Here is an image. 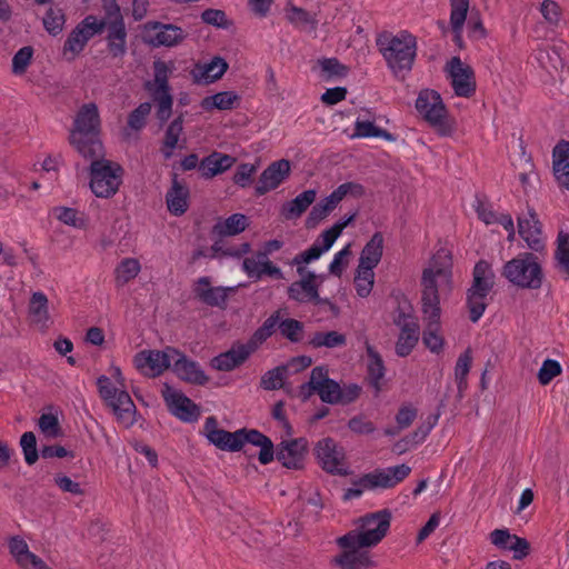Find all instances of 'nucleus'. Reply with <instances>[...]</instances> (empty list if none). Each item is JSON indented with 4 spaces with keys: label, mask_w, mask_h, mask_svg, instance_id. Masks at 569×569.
Listing matches in <instances>:
<instances>
[{
    "label": "nucleus",
    "mask_w": 569,
    "mask_h": 569,
    "mask_svg": "<svg viewBox=\"0 0 569 569\" xmlns=\"http://www.w3.org/2000/svg\"><path fill=\"white\" fill-rule=\"evenodd\" d=\"M451 268L450 250L440 248L433 254L422 274V316L425 322L422 341L433 353H439L445 345L440 330V298L449 295L452 289Z\"/></svg>",
    "instance_id": "nucleus-1"
},
{
    "label": "nucleus",
    "mask_w": 569,
    "mask_h": 569,
    "mask_svg": "<svg viewBox=\"0 0 569 569\" xmlns=\"http://www.w3.org/2000/svg\"><path fill=\"white\" fill-rule=\"evenodd\" d=\"M202 432L208 441L220 450L238 451L243 445L251 443L260 448L258 460L261 465H268L273 460L272 441L254 429H240L229 432L218 427V421L214 417H208Z\"/></svg>",
    "instance_id": "nucleus-2"
},
{
    "label": "nucleus",
    "mask_w": 569,
    "mask_h": 569,
    "mask_svg": "<svg viewBox=\"0 0 569 569\" xmlns=\"http://www.w3.org/2000/svg\"><path fill=\"white\" fill-rule=\"evenodd\" d=\"M101 120L94 102L83 103L77 111L69 141L84 158L103 157L104 150L99 138Z\"/></svg>",
    "instance_id": "nucleus-3"
},
{
    "label": "nucleus",
    "mask_w": 569,
    "mask_h": 569,
    "mask_svg": "<svg viewBox=\"0 0 569 569\" xmlns=\"http://www.w3.org/2000/svg\"><path fill=\"white\" fill-rule=\"evenodd\" d=\"M416 109L420 117L439 134L451 136L456 130V121L450 117L441 96L431 89L421 90L416 100Z\"/></svg>",
    "instance_id": "nucleus-4"
},
{
    "label": "nucleus",
    "mask_w": 569,
    "mask_h": 569,
    "mask_svg": "<svg viewBox=\"0 0 569 569\" xmlns=\"http://www.w3.org/2000/svg\"><path fill=\"white\" fill-rule=\"evenodd\" d=\"M502 274L513 286L536 290L542 286L543 270L532 253H520L503 266Z\"/></svg>",
    "instance_id": "nucleus-5"
},
{
    "label": "nucleus",
    "mask_w": 569,
    "mask_h": 569,
    "mask_svg": "<svg viewBox=\"0 0 569 569\" xmlns=\"http://www.w3.org/2000/svg\"><path fill=\"white\" fill-rule=\"evenodd\" d=\"M391 516L388 511H378L360 518L355 529L343 536L348 545L360 543L365 547H376L390 528Z\"/></svg>",
    "instance_id": "nucleus-6"
},
{
    "label": "nucleus",
    "mask_w": 569,
    "mask_h": 569,
    "mask_svg": "<svg viewBox=\"0 0 569 569\" xmlns=\"http://www.w3.org/2000/svg\"><path fill=\"white\" fill-rule=\"evenodd\" d=\"M97 385L100 397L112 409L118 421L124 427L132 426L136 422L137 409L126 387H119L107 376L99 377Z\"/></svg>",
    "instance_id": "nucleus-7"
},
{
    "label": "nucleus",
    "mask_w": 569,
    "mask_h": 569,
    "mask_svg": "<svg viewBox=\"0 0 569 569\" xmlns=\"http://www.w3.org/2000/svg\"><path fill=\"white\" fill-rule=\"evenodd\" d=\"M97 385L100 397L112 409L118 421L124 427L132 426L136 422L137 409L126 387H119L107 376L99 377Z\"/></svg>",
    "instance_id": "nucleus-8"
},
{
    "label": "nucleus",
    "mask_w": 569,
    "mask_h": 569,
    "mask_svg": "<svg viewBox=\"0 0 569 569\" xmlns=\"http://www.w3.org/2000/svg\"><path fill=\"white\" fill-rule=\"evenodd\" d=\"M90 189L98 198L108 199L113 197L121 183L123 169L120 164L99 158H90Z\"/></svg>",
    "instance_id": "nucleus-9"
},
{
    "label": "nucleus",
    "mask_w": 569,
    "mask_h": 569,
    "mask_svg": "<svg viewBox=\"0 0 569 569\" xmlns=\"http://www.w3.org/2000/svg\"><path fill=\"white\" fill-rule=\"evenodd\" d=\"M493 272L486 261H480L473 269V281L467 292V305L470 320L477 322L488 305V296L493 287Z\"/></svg>",
    "instance_id": "nucleus-10"
},
{
    "label": "nucleus",
    "mask_w": 569,
    "mask_h": 569,
    "mask_svg": "<svg viewBox=\"0 0 569 569\" xmlns=\"http://www.w3.org/2000/svg\"><path fill=\"white\" fill-rule=\"evenodd\" d=\"M315 456L319 466L328 473L333 476L351 475L347 453L332 438H323L315 446Z\"/></svg>",
    "instance_id": "nucleus-11"
},
{
    "label": "nucleus",
    "mask_w": 569,
    "mask_h": 569,
    "mask_svg": "<svg viewBox=\"0 0 569 569\" xmlns=\"http://www.w3.org/2000/svg\"><path fill=\"white\" fill-rule=\"evenodd\" d=\"M416 38L408 32H401L389 40L383 48V57L395 72L409 70L416 57Z\"/></svg>",
    "instance_id": "nucleus-12"
},
{
    "label": "nucleus",
    "mask_w": 569,
    "mask_h": 569,
    "mask_svg": "<svg viewBox=\"0 0 569 569\" xmlns=\"http://www.w3.org/2000/svg\"><path fill=\"white\" fill-rule=\"evenodd\" d=\"M177 355L178 350L170 347L163 350H141L133 356L132 363L142 376L156 378L171 367Z\"/></svg>",
    "instance_id": "nucleus-13"
},
{
    "label": "nucleus",
    "mask_w": 569,
    "mask_h": 569,
    "mask_svg": "<svg viewBox=\"0 0 569 569\" xmlns=\"http://www.w3.org/2000/svg\"><path fill=\"white\" fill-rule=\"evenodd\" d=\"M299 280L292 282L288 287V297L299 303L325 305L327 299L319 296V287L325 280L323 274H317L309 269L297 270Z\"/></svg>",
    "instance_id": "nucleus-14"
},
{
    "label": "nucleus",
    "mask_w": 569,
    "mask_h": 569,
    "mask_svg": "<svg viewBox=\"0 0 569 569\" xmlns=\"http://www.w3.org/2000/svg\"><path fill=\"white\" fill-rule=\"evenodd\" d=\"M186 38L184 30L174 24L149 21L141 27V39L154 48L176 47Z\"/></svg>",
    "instance_id": "nucleus-15"
},
{
    "label": "nucleus",
    "mask_w": 569,
    "mask_h": 569,
    "mask_svg": "<svg viewBox=\"0 0 569 569\" xmlns=\"http://www.w3.org/2000/svg\"><path fill=\"white\" fill-rule=\"evenodd\" d=\"M313 392H317L320 399L327 403H337L342 399L340 386L328 377V371L323 367L313 368L309 382L300 387V395L305 399Z\"/></svg>",
    "instance_id": "nucleus-16"
},
{
    "label": "nucleus",
    "mask_w": 569,
    "mask_h": 569,
    "mask_svg": "<svg viewBox=\"0 0 569 569\" xmlns=\"http://www.w3.org/2000/svg\"><path fill=\"white\" fill-rule=\"evenodd\" d=\"M362 193L363 189L358 183L346 182L340 184L328 197L312 207L306 220L307 227L315 228L320 221L326 219L347 194L361 196Z\"/></svg>",
    "instance_id": "nucleus-17"
},
{
    "label": "nucleus",
    "mask_w": 569,
    "mask_h": 569,
    "mask_svg": "<svg viewBox=\"0 0 569 569\" xmlns=\"http://www.w3.org/2000/svg\"><path fill=\"white\" fill-rule=\"evenodd\" d=\"M8 553L19 569H53L44 559L34 553L27 540L20 536H10L6 540Z\"/></svg>",
    "instance_id": "nucleus-18"
},
{
    "label": "nucleus",
    "mask_w": 569,
    "mask_h": 569,
    "mask_svg": "<svg viewBox=\"0 0 569 569\" xmlns=\"http://www.w3.org/2000/svg\"><path fill=\"white\" fill-rule=\"evenodd\" d=\"M162 397L169 411L183 422H196L200 417V408L183 392L163 385Z\"/></svg>",
    "instance_id": "nucleus-19"
},
{
    "label": "nucleus",
    "mask_w": 569,
    "mask_h": 569,
    "mask_svg": "<svg viewBox=\"0 0 569 569\" xmlns=\"http://www.w3.org/2000/svg\"><path fill=\"white\" fill-rule=\"evenodd\" d=\"M338 545L343 549L335 558V563L341 569H366L373 566V559L369 547L360 543L348 545L343 541V536L338 538Z\"/></svg>",
    "instance_id": "nucleus-20"
},
{
    "label": "nucleus",
    "mask_w": 569,
    "mask_h": 569,
    "mask_svg": "<svg viewBox=\"0 0 569 569\" xmlns=\"http://www.w3.org/2000/svg\"><path fill=\"white\" fill-rule=\"evenodd\" d=\"M308 452V441L305 438L282 440L277 450H273V458L288 469H301L305 466Z\"/></svg>",
    "instance_id": "nucleus-21"
},
{
    "label": "nucleus",
    "mask_w": 569,
    "mask_h": 569,
    "mask_svg": "<svg viewBox=\"0 0 569 569\" xmlns=\"http://www.w3.org/2000/svg\"><path fill=\"white\" fill-rule=\"evenodd\" d=\"M446 69L457 96L469 97L475 92L476 83L473 79V71L469 66L465 64L460 58L453 57L448 62Z\"/></svg>",
    "instance_id": "nucleus-22"
},
{
    "label": "nucleus",
    "mask_w": 569,
    "mask_h": 569,
    "mask_svg": "<svg viewBox=\"0 0 569 569\" xmlns=\"http://www.w3.org/2000/svg\"><path fill=\"white\" fill-rule=\"evenodd\" d=\"M241 269L253 280H260L266 276L279 280L283 279L282 270L260 250L256 251L250 257H246L242 260Z\"/></svg>",
    "instance_id": "nucleus-23"
},
{
    "label": "nucleus",
    "mask_w": 569,
    "mask_h": 569,
    "mask_svg": "<svg viewBox=\"0 0 569 569\" xmlns=\"http://www.w3.org/2000/svg\"><path fill=\"white\" fill-rule=\"evenodd\" d=\"M254 352V345L237 342L232 347L211 359L210 365L218 371H231L243 365Z\"/></svg>",
    "instance_id": "nucleus-24"
},
{
    "label": "nucleus",
    "mask_w": 569,
    "mask_h": 569,
    "mask_svg": "<svg viewBox=\"0 0 569 569\" xmlns=\"http://www.w3.org/2000/svg\"><path fill=\"white\" fill-rule=\"evenodd\" d=\"M518 231L527 246L535 251L545 247V236L536 212L529 209L525 214L518 217Z\"/></svg>",
    "instance_id": "nucleus-25"
},
{
    "label": "nucleus",
    "mask_w": 569,
    "mask_h": 569,
    "mask_svg": "<svg viewBox=\"0 0 569 569\" xmlns=\"http://www.w3.org/2000/svg\"><path fill=\"white\" fill-rule=\"evenodd\" d=\"M172 372L180 379L191 385L203 386L209 381L201 366L178 350L177 357L171 362Z\"/></svg>",
    "instance_id": "nucleus-26"
},
{
    "label": "nucleus",
    "mask_w": 569,
    "mask_h": 569,
    "mask_svg": "<svg viewBox=\"0 0 569 569\" xmlns=\"http://www.w3.org/2000/svg\"><path fill=\"white\" fill-rule=\"evenodd\" d=\"M490 542L501 551H511L515 559H522L529 553V542L512 535L508 529H495L489 535Z\"/></svg>",
    "instance_id": "nucleus-27"
},
{
    "label": "nucleus",
    "mask_w": 569,
    "mask_h": 569,
    "mask_svg": "<svg viewBox=\"0 0 569 569\" xmlns=\"http://www.w3.org/2000/svg\"><path fill=\"white\" fill-rule=\"evenodd\" d=\"M28 317L32 326L47 331L53 325L48 297L42 291H34L29 300Z\"/></svg>",
    "instance_id": "nucleus-28"
},
{
    "label": "nucleus",
    "mask_w": 569,
    "mask_h": 569,
    "mask_svg": "<svg viewBox=\"0 0 569 569\" xmlns=\"http://www.w3.org/2000/svg\"><path fill=\"white\" fill-rule=\"evenodd\" d=\"M411 472V468L408 465H399L388 467L383 469H377L372 472L366 473L367 481L371 486V489L377 488H392L403 479H406Z\"/></svg>",
    "instance_id": "nucleus-29"
},
{
    "label": "nucleus",
    "mask_w": 569,
    "mask_h": 569,
    "mask_svg": "<svg viewBox=\"0 0 569 569\" xmlns=\"http://www.w3.org/2000/svg\"><path fill=\"white\" fill-rule=\"evenodd\" d=\"M290 168V162L284 159L272 162L261 173L257 192L263 194L276 189L289 176Z\"/></svg>",
    "instance_id": "nucleus-30"
},
{
    "label": "nucleus",
    "mask_w": 569,
    "mask_h": 569,
    "mask_svg": "<svg viewBox=\"0 0 569 569\" xmlns=\"http://www.w3.org/2000/svg\"><path fill=\"white\" fill-rule=\"evenodd\" d=\"M228 70L227 61L221 57H214L208 62L198 63L192 70L193 80L197 83H213Z\"/></svg>",
    "instance_id": "nucleus-31"
},
{
    "label": "nucleus",
    "mask_w": 569,
    "mask_h": 569,
    "mask_svg": "<svg viewBox=\"0 0 569 569\" xmlns=\"http://www.w3.org/2000/svg\"><path fill=\"white\" fill-rule=\"evenodd\" d=\"M173 61L156 60L153 62V79L146 82L149 93L170 92L169 78L174 71Z\"/></svg>",
    "instance_id": "nucleus-32"
},
{
    "label": "nucleus",
    "mask_w": 569,
    "mask_h": 569,
    "mask_svg": "<svg viewBox=\"0 0 569 569\" xmlns=\"http://www.w3.org/2000/svg\"><path fill=\"white\" fill-rule=\"evenodd\" d=\"M552 168L558 184L569 190V141H562L553 148Z\"/></svg>",
    "instance_id": "nucleus-33"
},
{
    "label": "nucleus",
    "mask_w": 569,
    "mask_h": 569,
    "mask_svg": "<svg viewBox=\"0 0 569 569\" xmlns=\"http://www.w3.org/2000/svg\"><path fill=\"white\" fill-rule=\"evenodd\" d=\"M383 246V236L380 232H376L363 246L359 256L358 266L375 270L382 259Z\"/></svg>",
    "instance_id": "nucleus-34"
},
{
    "label": "nucleus",
    "mask_w": 569,
    "mask_h": 569,
    "mask_svg": "<svg viewBox=\"0 0 569 569\" xmlns=\"http://www.w3.org/2000/svg\"><path fill=\"white\" fill-rule=\"evenodd\" d=\"M166 202L168 210L174 216L183 214L189 207V189L180 182L177 178H173L172 184L166 194Z\"/></svg>",
    "instance_id": "nucleus-35"
},
{
    "label": "nucleus",
    "mask_w": 569,
    "mask_h": 569,
    "mask_svg": "<svg viewBox=\"0 0 569 569\" xmlns=\"http://www.w3.org/2000/svg\"><path fill=\"white\" fill-rule=\"evenodd\" d=\"M106 27L108 28L107 40L127 38L126 26L119 6L114 0L104 1Z\"/></svg>",
    "instance_id": "nucleus-36"
},
{
    "label": "nucleus",
    "mask_w": 569,
    "mask_h": 569,
    "mask_svg": "<svg viewBox=\"0 0 569 569\" xmlns=\"http://www.w3.org/2000/svg\"><path fill=\"white\" fill-rule=\"evenodd\" d=\"M234 161L229 154L212 152L199 163V171L202 177L212 178L230 169Z\"/></svg>",
    "instance_id": "nucleus-37"
},
{
    "label": "nucleus",
    "mask_w": 569,
    "mask_h": 569,
    "mask_svg": "<svg viewBox=\"0 0 569 569\" xmlns=\"http://www.w3.org/2000/svg\"><path fill=\"white\" fill-rule=\"evenodd\" d=\"M375 116L369 110L360 113L355 121V131L351 139L357 138H389V134L375 123Z\"/></svg>",
    "instance_id": "nucleus-38"
},
{
    "label": "nucleus",
    "mask_w": 569,
    "mask_h": 569,
    "mask_svg": "<svg viewBox=\"0 0 569 569\" xmlns=\"http://www.w3.org/2000/svg\"><path fill=\"white\" fill-rule=\"evenodd\" d=\"M196 296L204 303L210 306H221L227 299V289L222 287H212L207 277L200 278L194 284Z\"/></svg>",
    "instance_id": "nucleus-39"
},
{
    "label": "nucleus",
    "mask_w": 569,
    "mask_h": 569,
    "mask_svg": "<svg viewBox=\"0 0 569 569\" xmlns=\"http://www.w3.org/2000/svg\"><path fill=\"white\" fill-rule=\"evenodd\" d=\"M248 226L249 221L244 214L233 213L227 218L219 219L213 227V231L218 236L230 237L244 231Z\"/></svg>",
    "instance_id": "nucleus-40"
},
{
    "label": "nucleus",
    "mask_w": 569,
    "mask_h": 569,
    "mask_svg": "<svg viewBox=\"0 0 569 569\" xmlns=\"http://www.w3.org/2000/svg\"><path fill=\"white\" fill-rule=\"evenodd\" d=\"M317 191L313 189L306 190L298 194L295 199L283 204L281 213L286 219H295L300 217L308 207L313 203Z\"/></svg>",
    "instance_id": "nucleus-41"
},
{
    "label": "nucleus",
    "mask_w": 569,
    "mask_h": 569,
    "mask_svg": "<svg viewBox=\"0 0 569 569\" xmlns=\"http://www.w3.org/2000/svg\"><path fill=\"white\" fill-rule=\"evenodd\" d=\"M239 96L233 91H221L212 96L203 98L200 107L204 111L230 110L238 102Z\"/></svg>",
    "instance_id": "nucleus-42"
},
{
    "label": "nucleus",
    "mask_w": 569,
    "mask_h": 569,
    "mask_svg": "<svg viewBox=\"0 0 569 569\" xmlns=\"http://www.w3.org/2000/svg\"><path fill=\"white\" fill-rule=\"evenodd\" d=\"M52 214L57 220L66 226L80 230L88 227L87 216L74 208L63 206L54 207L52 209Z\"/></svg>",
    "instance_id": "nucleus-43"
},
{
    "label": "nucleus",
    "mask_w": 569,
    "mask_h": 569,
    "mask_svg": "<svg viewBox=\"0 0 569 569\" xmlns=\"http://www.w3.org/2000/svg\"><path fill=\"white\" fill-rule=\"evenodd\" d=\"M140 271L141 263L137 258H123L114 269L116 283L118 286H124L137 278Z\"/></svg>",
    "instance_id": "nucleus-44"
},
{
    "label": "nucleus",
    "mask_w": 569,
    "mask_h": 569,
    "mask_svg": "<svg viewBox=\"0 0 569 569\" xmlns=\"http://www.w3.org/2000/svg\"><path fill=\"white\" fill-rule=\"evenodd\" d=\"M469 9L468 0H451L450 24L455 33V41H461L462 28Z\"/></svg>",
    "instance_id": "nucleus-45"
},
{
    "label": "nucleus",
    "mask_w": 569,
    "mask_h": 569,
    "mask_svg": "<svg viewBox=\"0 0 569 569\" xmlns=\"http://www.w3.org/2000/svg\"><path fill=\"white\" fill-rule=\"evenodd\" d=\"M375 270L357 266L353 277L357 296L360 298L369 297L375 286Z\"/></svg>",
    "instance_id": "nucleus-46"
},
{
    "label": "nucleus",
    "mask_w": 569,
    "mask_h": 569,
    "mask_svg": "<svg viewBox=\"0 0 569 569\" xmlns=\"http://www.w3.org/2000/svg\"><path fill=\"white\" fill-rule=\"evenodd\" d=\"M419 332V327L400 329V333L396 342V353L399 357H407L411 353L418 343Z\"/></svg>",
    "instance_id": "nucleus-47"
},
{
    "label": "nucleus",
    "mask_w": 569,
    "mask_h": 569,
    "mask_svg": "<svg viewBox=\"0 0 569 569\" xmlns=\"http://www.w3.org/2000/svg\"><path fill=\"white\" fill-rule=\"evenodd\" d=\"M393 323L399 329L419 327L412 305L403 299L398 302V307L392 316Z\"/></svg>",
    "instance_id": "nucleus-48"
},
{
    "label": "nucleus",
    "mask_w": 569,
    "mask_h": 569,
    "mask_svg": "<svg viewBox=\"0 0 569 569\" xmlns=\"http://www.w3.org/2000/svg\"><path fill=\"white\" fill-rule=\"evenodd\" d=\"M106 20L89 14L81 20L73 29L84 41H89L96 34H99L106 28Z\"/></svg>",
    "instance_id": "nucleus-49"
},
{
    "label": "nucleus",
    "mask_w": 569,
    "mask_h": 569,
    "mask_svg": "<svg viewBox=\"0 0 569 569\" xmlns=\"http://www.w3.org/2000/svg\"><path fill=\"white\" fill-rule=\"evenodd\" d=\"M366 350L368 375L376 388H378L380 380L385 376L383 360L371 345L367 343Z\"/></svg>",
    "instance_id": "nucleus-50"
},
{
    "label": "nucleus",
    "mask_w": 569,
    "mask_h": 569,
    "mask_svg": "<svg viewBox=\"0 0 569 569\" xmlns=\"http://www.w3.org/2000/svg\"><path fill=\"white\" fill-rule=\"evenodd\" d=\"M182 118L174 119L166 131V137L162 146V154L166 159L172 157L174 149L178 147L179 138L183 129Z\"/></svg>",
    "instance_id": "nucleus-51"
},
{
    "label": "nucleus",
    "mask_w": 569,
    "mask_h": 569,
    "mask_svg": "<svg viewBox=\"0 0 569 569\" xmlns=\"http://www.w3.org/2000/svg\"><path fill=\"white\" fill-rule=\"evenodd\" d=\"M557 267L565 279H569V233L559 232L555 252Z\"/></svg>",
    "instance_id": "nucleus-52"
},
{
    "label": "nucleus",
    "mask_w": 569,
    "mask_h": 569,
    "mask_svg": "<svg viewBox=\"0 0 569 569\" xmlns=\"http://www.w3.org/2000/svg\"><path fill=\"white\" fill-rule=\"evenodd\" d=\"M42 22L48 33L51 36L60 34L66 23L63 10L58 7H50L46 12Z\"/></svg>",
    "instance_id": "nucleus-53"
},
{
    "label": "nucleus",
    "mask_w": 569,
    "mask_h": 569,
    "mask_svg": "<svg viewBox=\"0 0 569 569\" xmlns=\"http://www.w3.org/2000/svg\"><path fill=\"white\" fill-rule=\"evenodd\" d=\"M346 342V336L338 331L316 332L309 340L313 348H336L345 346Z\"/></svg>",
    "instance_id": "nucleus-54"
},
{
    "label": "nucleus",
    "mask_w": 569,
    "mask_h": 569,
    "mask_svg": "<svg viewBox=\"0 0 569 569\" xmlns=\"http://www.w3.org/2000/svg\"><path fill=\"white\" fill-rule=\"evenodd\" d=\"M286 18L287 20L298 28H307L310 27L313 29L316 27V19L302 8H299L293 4H288L286 8Z\"/></svg>",
    "instance_id": "nucleus-55"
},
{
    "label": "nucleus",
    "mask_w": 569,
    "mask_h": 569,
    "mask_svg": "<svg viewBox=\"0 0 569 569\" xmlns=\"http://www.w3.org/2000/svg\"><path fill=\"white\" fill-rule=\"evenodd\" d=\"M351 247L352 243L349 242L342 249H340L333 254L332 260L328 266V271L330 274L336 276L338 278L342 276V273L345 272L349 264V259L351 257Z\"/></svg>",
    "instance_id": "nucleus-56"
},
{
    "label": "nucleus",
    "mask_w": 569,
    "mask_h": 569,
    "mask_svg": "<svg viewBox=\"0 0 569 569\" xmlns=\"http://www.w3.org/2000/svg\"><path fill=\"white\" fill-rule=\"evenodd\" d=\"M38 427L47 439H56L61 436L59 419L52 412L42 413L38 420Z\"/></svg>",
    "instance_id": "nucleus-57"
},
{
    "label": "nucleus",
    "mask_w": 569,
    "mask_h": 569,
    "mask_svg": "<svg viewBox=\"0 0 569 569\" xmlns=\"http://www.w3.org/2000/svg\"><path fill=\"white\" fill-rule=\"evenodd\" d=\"M87 41H84L74 30H72L64 41L62 48V56L66 60H74L86 48Z\"/></svg>",
    "instance_id": "nucleus-58"
},
{
    "label": "nucleus",
    "mask_w": 569,
    "mask_h": 569,
    "mask_svg": "<svg viewBox=\"0 0 569 569\" xmlns=\"http://www.w3.org/2000/svg\"><path fill=\"white\" fill-rule=\"evenodd\" d=\"M279 327V316L273 315L270 316L263 325L253 333L251 339L247 341L249 345H254V351L258 349L259 345L266 341L276 330V327Z\"/></svg>",
    "instance_id": "nucleus-59"
},
{
    "label": "nucleus",
    "mask_w": 569,
    "mask_h": 569,
    "mask_svg": "<svg viewBox=\"0 0 569 569\" xmlns=\"http://www.w3.org/2000/svg\"><path fill=\"white\" fill-rule=\"evenodd\" d=\"M471 362L472 356L470 350H466L463 353H461L456 362L455 378L460 391L463 390L467 386L466 379L470 371Z\"/></svg>",
    "instance_id": "nucleus-60"
},
{
    "label": "nucleus",
    "mask_w": 569,
    "mask_h": 569,
    "mask_svg": "<svg viewBox=\"0 0 569 569\" xmlns=\"http://www.w3.org/2000/svg\"><path fill=\"white\" fill-rule=\"evenodd\" d=\"M53 481L63 493H69L74 497H82L86 495V490L82 485L64 473H57L53 477Z\"/></svg>",
    "instance_id": "nucleus-61"
},
{
    "label": "nucleus",
    "mask_w": 569,
    "mask_h": 569,
    "mask_svg": "<svg viewBox=\"0 0 569 569\" xmlns=\"http://www.w3.org/2000/svg\"><path fill=\"white\" fill-rule=\"evenodd\" d=\"M20 447L27 465H34L39 458L34 433L31 431L24 432L20 438Z\"/></svg>",
    "instance_id": "nucleus-62"
},
{
    "label": "nucleus",
    "mask_w": 569,
    "mask_h": 569,
    "mask_svg": "<svg viewBox=\"0 0 569 569\" xmlns=\"http://www.w3.org/2000/svg\"><path fill=\"white\" fill-rule=\"evenodd\" d=\"M322 254L325 253L321 251L319 242H313L310 248L295 256L291 263L296 266L297 270L308 269L307 264L319 260Z\"/></svg>",
    "instance_id": "nucleus-63"
},
{
    "label": "nucleus",
    "mask_w": 569,
    "mask_h": 569,
    "mask_svg": "<svg viewBox=\"0 0 569 569\" xmlns=\"http://www.w3.org/2000/svg\"><path fill=\"white\" fill-rule=\"evenodd\" d=\"M540 12L545 21L550 26L557 27L562 20V10L553 0H543L540 4Z\"/></svg>",
    "instance_id": "nucleus-64"
}]
</instances>
